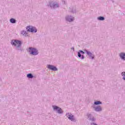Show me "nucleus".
I'll list each match as a JSON object with an SVG mask.
<instances>
[{
    "label": "nucleus",
    "instance_id": "f257e3e1",
    "mask_svg": "<svg viewBox=\"0 0 125 125\" xmlns=\"http://www.w3.org/2000/svg\"><path fill=\"white\" fill-rule=\"evenodd\" d=\"M11 44L13 46H15L17 49V50H21L22 51V41L17 40V39H13L11 41Z\"/></svg>",
    "mask_w": 125,
    "mask_h": 125
},
{
    "label": "nucleus",
    "instance_id": "f03ea898",
    "mask_svg": "<svg viewBox=\"0 0 125 125\" xmlns=\"http://www.w3.org/2000/svg\"><path fill=\"white\" fill-rule=\"evenodd\" d=\"M28 49L29 52L31 55L36 56V55H38V54H39V51L36 48L29 47Z\"/></svg>",
    "mask_w": 125,
    "mask_h": 125
},
{
    "label": "nucleus",
    "instance_id": "7ed1b4c3",
    "mask_svg": "<svg viewBox=\"0 0 125 125\" xmlns=\"http://www.w3.org/2000/svg\"><path fill=\"white\" fill-rule=\"evenodd\" d=\"M26 30L27 32L30 33H37L38 32V29L36 27L30 25L26 27Z\"/></svg>",
    "mask_w": 125,
    "mask_h": 125
},
{
    "label": "nucleus",
    "instance_id": "20e7f679",
    "mask_svg": "<svg viewBox=\"0 0 125 125\" xmlns=\"http://www.w3.org/2000/svg\"><path fill=\"white\" fill-rule=\"evenodd\" d=\"M52 108L54 110V111H56L58 113V114H63V110H62V108L61 107H59L57 105H52Z\"/></svg>",
    "mask_w": 125,
    "mask_h": 125
},
{
    "label": "nucleus",
    "instance_id": "39448f33",
    "mask_svg": "<svg viewBox=\"0 0 125 125\" xmlns=\"http://www.w3.org/2000/svg\"><path fill=\"white\" fill-rule=\"evenodd\" d=\"M84 51V52H86L87 55L89 56L90 59H91L92 60H93V59H94V58L95 57L94 54H92V53L86 49H85Z\"/></svg>",
    "mask_w": 125,
    "mask_h": 125
},
{
    "label": "nucleus",
    "instance_id": "423d86ee",
    "mask_svg": "<svg viewBox=\"0 0 125 125\" xmlns=\"http://www.w3.org/2000/svg\"><path fill=\"white\" fill-rule=\"evenodd\" d=\"M84 52L82 50H80L78 52V56L79 58H81V59H84V56L82 54H84Z\"/></svg>",
    "mask_w": 125,
    "mask_h": 125
},
{
    "label": "nucleus",
    "instance_id": "0eeeda50",
    "mask_svg": "<svg viewBox=\"0 0 125 125\" xmlns=\"http://www.w3.org/2000/svg\"><path fill=\"white\" fill-rule=\"evenodd\" d=\"M49 6L51 8H57L58 7H59V4L56 2L50 3Z\"/></svg>",
    "mask_w": 125,
    "mask_h": 125
},
{
    "label": "nucleus",
    "instance_id": "6e6552de",
    "mask_svg": "<svg viewBox=\"0 0 125 125\" xmlns=\"http://www.w3.org/2000/svg\"><path fill=\"white\" fill-rule=\"evenodd\" d=\"M48 69H49V70H51L52 71H58V69L56 66L51 65V64H48L47 65Z\"/></svg>",
    "mask_w": 125,
    "mask_h": 125
},
{
    "label": "nucleus",
    "instance_id": "1a4fd4ad",
    "mask_svg": "<svg viewBox=\"0 0 125 125\" xmlns=\"http://www.w3.org/2000/svg\"><path fill=\"white\" fill-rule=\"evenodd\" d=\"M92 108L94 109L96 112H101L102 111V107L100 105L95 106V105L93 104Z\"/></svg>",
    "mask_w": 125,
    "mask_h": 125
},
{
    "label": "nucleus",
    "instance_id": "9d476101",
    "mask_svg": "<svg viewBox=\"0 0 125 125\" xmlns=\"http://www.w3.org/2000/svg\"><path fill=\"white\" fill-rule=\"evenodd\" d=\"M87 116L88 119L90 122H95V118L91 114H88Z\"/></svg>",
    "mask_w": 125,
    "mask_h": 125
},
{
    "label": "nucleus",
    "instance_id": "9b49d317",
    "mask_svg": "<svg viewBox=\"0 0 125 125\" xmlns=\"http://www.w3.org/2000/svg\"><path fill=\"white\" fill-rule=\"evenodd\" d=\"M65 20L68 22H73V21H74V17L71 15L66 16L65 17Z\"/></svg>",
    "mask_w": 125,
    "mask_h": 125
},
{
    "label": "nucleus",
    "instance_id": "f8f14e48",
    "mask_svg": "<svg viewBox=\"0 0 125 125\" xmlns=\"http://www.w3.org/2000/svg\"><path fill=\"white\" fill-rule=\"evenodd\" d=\"M119 57L122 60L125 61V53L121 52L119 54Z\"/></svg>",
    "mask_w": 125,
    "mask_h": 125
},
{
    "label": "nucleus",
    "instance_id": "ddd939ff",
    "mask_svg": "<svg viewBox=\"0 0 125 125\" xmlns=\"http://www.w3.org/2000/svg\"><path fill=\"white\" fill-rule=\"evenodd\" d=\"M67 118L68 120H70L72 122H75L76 121V119H75L74 115H68L67 116Z\"/></svg>",
    "mask_w": 125,
    "mask_h": 125
},
{
    "label": "nucleus",
    "instance_id": "4468645a",
    "mask_svg": "<svg viewBox=\"0 0 125 125\" xmlns=\"http://www.w3.org/2000/svg\"><path fill=\"white\" fill-rule=\"evenodd\" d=\"M97 20H98V21H104V20H105V17L103 16H100L97 18Z\"/></svg>",
    "mask_w": 125,
    "mask_h": 125
},
{
    "label": "nucleus",
    "instance_id": "2eb2a0df",
    "mask_svg": "<svg viewBox=\"0 0 125 125\" xmlns=\"http://www.w3.org/2000/svg\"><path fill=\"white\" fill-rule=\"evenodd\" d=\"M26 77L28 79H33L34 78V75L32 73H28L27 74Z\"/></svg>",
    "mask_w": 125,
    "mask_h": 125
},
{
    "label": "nucleus",
    "instance_id": "dca6fc26",
    "mask_svg": "<svg viewBox=\"0 0 125 125\" xmlns=\"http://www.w3.org/2000/svg\"><path fill=\"white\" fill-rule=\"evenodd\" d=\"M10 22L12 24H15V23L17 22V21L14 18H11L10 19Z\"/></svg>",
    "mask_w": 125,
    "mask_h": 125
},
{
    "label": "nucleus",
    "instance_id": "f3484780",
    "mask_svg": "<svg viewBox=\"0 0 125 125\" xmlns=\"http://www.w3.org/2000/svg\"><path fill=\"white\" fill-rule=\"evenodd\" d=\"M100 104H102V102L99 101H97L94 102V105H100Z\"/></svg>",
    "mask_w": 125,
    "mask_h": 125
},
{
    "label": "nucleus",
    "instance_id": "a211bd4d",
    "mask_svg": "<svg viewBox=\"0 0 125 125\" xmlns=\"http://www.w3.org/2000/svg\"><path fill=\"white\" fill-rule=\"evenodd\" d=\"M70 12H72V13H76V9L75 8H72V10H69Z\"/></svg>",
    "mask_w": 125,
    "mask_h": 125
},
{
    "label": "nucleus",
    "instance_id": "6ab92c4d",
    "mask_svg": "<svg viewBox=\"0 0 125 125\" xmlns=\"http://www.w3.org/2000/svg\"><path fill=\"white\" fill-rule=\"evenodd\" d=\"M121 75L122 76V77H123V78H125V71L122 72Z\"/></svg>",
    "mask_w": 125,
    "mask_h": 125
},
{
    "label": "nucleus",
    "instance_id": "aec40b11",
    "mask_svg": "<svg viewBox=\"0 0 125 125\" xmlns=\"http://www.w3.org/2000/svg\"><path fill=\"white\" fill-rule=\"evenodd\" d=\"M25 33H26V31H24V30H22V31H21V35H23V36H24V34H25Z\"/></svg>",
    "mask_w": 125,
    "mask_h": 125
},
{
    "label": "nucleus",
    "instance_id": "412c9836",
    "mask_svg": "<svg viewBox=\"0 0 125 125\" xmlns=\"http://www.w3.org/2000/svg\"><path fill=\"white\" fill-rule=\"evenodd\" d=\"M24 36L25 37H28V32L27 31H25V34H24Z\"/></svg>",
    "mask_w": 125,
    "mask_h": 125
},
{
    "label": "nucleus",
    "instance_id": "4be33fe9",
    "mask_svg": "<svg viewBox=\"0 0 125 125\" xmlns=\"http://www.w3.org/2000/svg\"><path fill=\"white\" fill-rule=\"evenodd\" d=\"M66 117L68 118V116H71V115H70V113H67L66 114Z\"/></svg>",
    "mask_w": 125,
    "mask_h": 125
},
{
    "label": "nucleus",
    "instance_id": "5701e85b",
    "mask_svg": "<svg viewBox=\"0 0 125 125\" xmlns=\"http://www.w3.org/2000/svg\"><path fill=\"white\" fill-rule=\"evenodd\" d=\"M91 125H98L96 124V123H91Z\"/></svg>",
    "mask_w": 125,
    "mask_h": 125
},
{
    "label": "nucleus",
    "instance_id": "b1692460",
    "mask_svg": "<svg viewBox=\"0 0 125 125\" xmlns=\"http://www.w3.org/2000/svg\"><path fill=\"white\" fill-rule=\"evenodd\" d=\"M71 49L73 50V51H75V48L74 47H71Z\"/></svg>",
    "mask_w": 125,
    "mask_h": 125
},
{
    "label": "nucleus",
    "instance_id": "393cba45",
    "mask_svg": "<svg viewBox=\"0 0 125 125\" xmlns=\"http://www.w3.org/2000/svg\"><path fill=\"white\" fill-rule=\"evenodd\" d=\"M63 4H66V2H65V1H63Z\"/></svg>",
    "mask_w": 125,
    "mask_h": 125
}]
</instances>
